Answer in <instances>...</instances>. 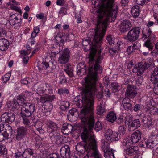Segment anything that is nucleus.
I'll use <instances>...</instances> for the list:
<instances>
[{
  "label": "nucleus",
  "mask_w": 158,
  "mask_h": 158,
  "mask_svg": "<svg viewBox=\"0 0 158 158\" xmlns=\"http://www.w3.org/2000/svg\"><path fill=\"white\" fill-rule=\"evenodd\" d=\"M83 108L79 115L81 122V126L83 127V132L81 137L86 155L84 158H102L97 148L94 136L91 133L94 123L93 106L94 99H82Z\"/></svg>",
  "instance_id": "f257e3e1"
},
{
  "label": "nucleus",
  "mask_w": 158,
  "mask_h": 158,
  "mask_svg": "<svg viewBox=\"0 0 158 158\" xmlns=\"http://www.w3.org/2000/svg\"><path fill=\"white\" fill-rule=\"evenodd\" d=\"M114 0H93L92 6L94 13L97 16V23L95 30L94 41L98 43L104 36L109 22L114 21L116 18L118 7Z\"/></svg>",
  "instance_id": "f03ea898"
},
{
  "label": "nucleus",
  "mask_w": 158,
  "mask_h": 158,
  "mask_svg": "<svg viewBox=\"0 0 158 158\" xmlns=\"http://www.w3.org/2000/svg\"><path fill=\"white\" fill-rule=\"evenodd\" d=\"M129 136L124 138L122 141V143L124 148V154L129 156L138 155L139 153V149L137 146H130L131 143L129 139Z\"/></svg>",
  "instance_id": "7ed1b4c3"
},
{
  "label": "nucleus",
  "mask_w": 158,
  "mask_h": 158,
  "mask_svg": "<svg viewBox=\"0 0 158 158\" xmlns=\"http://www.w3.org/2000/svg\"><path fill=\"white\" fill-rule=\"evenodd\" d=\"M25 96L24 95H19L16 99L8 104V107L10 110L16 111L20 108V106L23 107V104L25 103Z\"/></svg>",
  "instance_id": "20e7f679"
},
{
  "label": "nucleus",
  "mask_w": 158,
  "mask_h": 158,
  "mask_svg": "<svg viewBox=\"0 0 158 158\" xmlns=\"http://www.w3.org/2000/svg\"><path fill=\"white\" fill-rule=\"evenodd\" d=\"M118 140V134L115 132H113L112 131L109 129L106 130L104 132V138L101 140V146L102 145V141H104V145H106L108 143V146H110V143L113 141H116Z\"/></svg>",
  "instance_id": "39448f33"
},
{
  "label": "nucleus",
  "mask_w": 158,
  "mask_h": 158,
  "mask_svg": "<svg viewBox=\"0 0 158 158\" xmlns=\"http://www.w3.org/2000/svg\"><path fill=\"white\" fill-rule=\"evenodd\" d=\"M142 146L150 148H153L158 144V135H151L148 139H144L142 141Z\"/></svg>",
  "instance_id": "423d86ee"
},
{
  "label": "nucleus",
  "mask_w": 158,
  "mask_h": 158,
  "mask_svg": "<svg viewBox=\"0 0 158 158\" xmlns=\"http://www.w3.org/2000/svg\"><path fill=\"white\" fill-rule=\"evenodd\" d=\"M20 114L30 116L35 111V105L34 104L27 102L23 104V107L21 108Z\"/></svg>",
  "instance_id": "0eeeda50"
},
{
  "label": "nucleus",
  "mask_w": 158,
  "mask_h": 158,
  "mask_svg": "<svg viewBox=\"0 0 158 158\" xmlns=\"http://www.w3.org/2000/svg\"><path fill=\"white\" fill-rule=\"evenodd\" d=\"M70 51L67 48H65L59 53L58 61L60 64H65L69 61Z\"/></svg>",
  "instance_id": "6e6552de"
},
{
  "label": "nucleus",
  "mask_w": 158,
  "mask_h": 158,
  "mask_svg": "<svg viewBox=\"0 0 158 158\" xmlns=\"http://www.w3.org/2000/svg\"><path fill=\"white\" fill-rule=\"evenodd\" d=\"M139 33V28L135 27L128 32L127 36V38L130 41H135L138 38Z\"/></svg>",
  "instance_id": "1a4fd4ad"
},
{
  "label": "nucleus",
  "mask_w": 158,
  "mask_h": 158,
  "mask_svg": "<svg viewBox=\"0 0 158 158\" xmlns=\"http://www.w3.org/2000/svg\"><path fill=\"white\" fill-rule=\"evenodd\" d=\"M151 62L148 63V62L145 63L144 65H142L141 63H139L137 64L135 66L133 69V72L134 73L137 72V74L139 75L142 74L145 70L148 68L151 65Z\"/></svg>",
  "instance_id": "9d476101"
},
{
  "label": "nucleus",
  "mask_w": 158,
  "mask_h": 158,
  "mask_svg": "<svg viewBox=\"0 0 158 158\" xmlns=\"http://www.w3.org/2000/svg\"><path fill=\"white\" fill-rule=\"evenodd\" d=\"M104 141L102 140L101 147L104 152V157L106 158H114V150L110 148L108 143L106 145H104Z\"/></svg>",
  "instance_id": "9b49d317"
},
{
  "label": "nucleus",
  "mask_w": 158,
  "mask_h": 158,
  "mask_svg": "<svg viewBox=\"0 0 158 158\" xmlns=\"http://www.w3.org/2000/svg\"><path fill=\"white\" fill-rule=\"evenodd\" d=\"M137 93V90L135 86L129 85L127 87L125 93L126 98H134L136 96Z\"/></svg>",
  "instance_id": "f8f14e48"
},
{
  "label": "nucleus",
  "mask_w": 158,
  "mask_h": 158,
  "mask_svg": "<svg viewBox=\"0 0 158 158\" xmlns=\"http://www.w3.org/2000/svg\"><path fill=\"white\" fill-rule=\"evenodd\" d=\"M1 121L3 122H11L14 120L15 115L13 113L5 112L1 115Z\"/></svg>",
  "instance_id": "ddd939ff"
},
{
  "label": "nucleus",
  "mask_w": 158,
  "mask_h": 158,
  "mask_svg": "<svg viewBox=\"0 0 158 158\" xmlns=\"http://www.w3.org/2000/svg\"><path fill=\"white\" fill-rule=\"evenodd\" d=\"M132 118H128V128L130 130H133L134 129L137 128L140 126V123L139 120L138 119H135L131 122V119Z\"/></svg>",
  "instance_id": "4468645a"
},
{
  "label": "nucleus",
  "mask_w": 158,
  "mask_h": 158,
  "mask_svg": "<svg viewBox=\"0 0 158 158\" xmlns=\"http://www.w3.org/2000/svg\"><path fill=\"white\" fill-rule=\"evenodd\" d=\"M47 130L48 132L53 133V135H54L55 133L57 132L58 128L55 123L50 121L47 123Z\"/></svg>",
  "instance_id": "2eb2a0df"
},
{
  "label": "nucleus",
  "mask_w": 158,
  "mask_h": 158,
  "mask_svg": "<svg viewBox=\"0 0 158 158\" xmlns=\"http://www.w3.org/2000/svg\"><path fill=\"white\" fill-rule=\"evenodd\" d=\"M131 23L128 20H124L119 26L120 30L122 32H126L129 30L131 27Z\"/></svg>",
  "instance_id": "dca6fc26"
},
{
  "label": "nucleus",
  "mask_w": 158,
  "mask_h": 158,
  "mask_svg": "<svg viewBox=\"0 0 158 158\" xmlns=\"http://www.w3.org/2000/svg\"><path fill=\"white\" fill-rule=\"evenodd\" d=\"M40 31V27L39 26H36L34 27L33 31L31 34V37L32 39H29L28 40L27 44H31V46L34 45L35 43V40L33 39L35 38L37 35V34Z\"/></svg>",
  "instance_id": "f3484780"
},
{
  "label": "nucleus",
  "mask_w": 158,
  "mask_h": 158,
  "mask_svg": "<svg viewBox=\"0 0 158 158\" xmlns=\"http://www.w3.org/2000/svg\"><path fill=\"white\" fill-rule=\"evenodd\" d=\"M27 130L23 127H19L17 130V134L16 139L18 140H20L24 137L27 134Z\"/></svg>",
  "instance_id": "a211bd4d"
},
{
  "label": "nucleus",
  "mask_w": 158,
  "mask_h": 158,
  "mask_svg": "<svg viewBox=\"0 0 158 158\" xmlns=\"http://www.w3.org/2000/svg\"><path fill=\"white\" fill-rule=\"evenodd\" d=\"M70 151L69 146L65 145L61 147L60 151V155L63 158H68L69 156Z\"/></svg>",
  "instance_id": "6ab92c4d"
},
{
  "label": "nucleus",
  "mask_w": 158,
  "mask_h": 158,
  "mask_svg": "<svg viewBox=\"0 0 158 158\" xmlns=\"http://www.w3.org/2000/svg\"><path fill=\"white\" fill-rule=\"evenodd\" d=\"M141 119L144 122L143 126L146 129H150L152 127V121L150 117L147 118L143 116Z\"/></svg>",
  "instance_id": "aec40b11"
},
{
  "label": "nucleus",
  "mask_w": 158,
  "mask_h": 158,
  "mask_svg": "<svg viewBox=\"0 0 158 158\" xmlns=\"http://www.w3.org/2000/svg\"><path fill=\"white\" fill-rule=\"evenodd\" d=\"M141 138V133L140 131L137 130L131 135V141L133 143H136L138 142Z\"/></svg>",
  "instance_id": "412c9836"
},
{
  "label": "nucleus",
  "mask_w": 158,
  "mask_h": 158,
  "mask_svg": "<svg viewBox=\"0 0 158 158\" xmlns=\"http://www.w3.org/2000/svg\"><path fill=\"white\" fill-rule=\"evenodd\" d=\"M20 53L21 57H23L24 66H26L29 60L28 57L27 55L30 53V52H27L26 51L23 50L21 51Z\"/></svg>",
  "instance_id": "4be33fe9"
},
{
  "label": "nucleus",
  "mask_w": 158,
  "mask_h": 158,
  "mask_svg": "<svg viewBox=\"0 0 158 158\" xmlns=\"http://www.w3.org/2000/svg\"><path fill=\"white\" fill-rule=\"evenodd\" d=\"M9 43L7 40L5 39H0V49L4 51L6 49L9 45Z\"/></svg>",
  "instance_id": "5701e85b"
},
{
  "label": "nucleus",
  "mask_w": 158,
  "mask_h": 158,
  "mask_svg": "<svg viewBox=\"0 0 158 158\" xmlns=\"http://www.w3.org/2000/svg\"><path fill=\"white\" fill-rule=\"evenodd\" d=\"M130 100L128 98H124L122 101V104L124 109L127 110H131L132 105L129 102Z\"/></svg>",
  "instance_id": "b1692460"
},
{
  "label": "nucleus",
  "mask_w": 158,
  "mask_h": 158,
  "mask_svg": "<svg viewBox=\"0 0 158 158\" xmlns=\"http://www.w3.org/2000/svg\"><path fill=\"white\" fill-rule=\"evenodd\" d=\"M131 13L134 17L136 18L138 17L140 13L139 6L138 5H136L132 7Z\"/></svg>",
  "instance_id": "393cba45"
},
{
  "label": "nucleus",
  "mask_w": 158,
  "mask_h": 158,
  "mask_svg": "<svg viewBox=\"0 0 158 158\" xmlns=\"http://www.w3.org/2000/svg\"><path fill=\"white\" fill-rule=\"evenodd\" d=\"M151 32L152 31L149 27H146L144 28L142 31L143 36L142 40H144L147 38L149 37Z\"/></svg>",
  "instance_id": "a878e982"
},
{
  "label": "nucleus",
  "mask_w": 158,
  "mask_h": 158,
  "mask_svg": "<svg viewBox=\"0 0 158 158\" xmlns=\"http://www.w3.org/2000/svg\"><path fill=\"white\" fill-rule=\"evenodd\" d=\"M125 115H126V114L124 115V117H121L118 118L117 119V122L118 124L123 123H127V122H128V118H131L132 116L130 115V114H128L126 116H125Z\"/></svg>",
  "instance_id": "bb28decb"
},
{
  "label": "nucleus",
  "mask_w": 158,
  "mask_h": 158,
  "mask_svg": "<svg viewBox=\"0 0 158 158\" xmlns=\"http://www.w3.org/2000/svg\"><path fill=\"white\" fill-rule=\"evenodd\" d=\"M117 119L116 115L113 112H111L108 113L107 115L106 119L108 121L113 123Z\"/></svg>",
  "instance_id": "cd10ccee"
},
{
  "label": "nucleus",
  "mask_w": 158,
  "mask_h": 158,
  "mask_svg": "<svg viewBox=\"0 0 158 158\" xmlns=\"http://www.w3.org/2000/svg\"><path fill=\"white\" fill-rule=\"evenodd\" d=\"M9 1L10 2L7 3V5H10V8L12 10H16L20 13H21V10L20 8L16 7L11 3L12 2L15 4H17V2L15 0H9Z\"/></svg>",
  "instance_id": "c85d7f7f"
},
{
  "label": "nucleus",
  "mask_w": 158,
  "mask_h": 158,
  "mask_svg": "<svg viewBox=\"0 0 158 158\" xmlns=\"http://www.w3.org/2000/svg\"><path fill=\"white\" fill-rule=\"evenodd\" d=\"M137 44L139 46L140 44L139 43L135 42L133 44V46H130L128 47L127 50V52L128 54L132 53L134 51L135 49L138 48L136 46V45Z\"/></svg>",
  "instance_id": "c756f323"
},
{
  "label": "nucleus",
  "mask_w": 158,
  "mask_h": 158,
  "mask_svg": "<svg viewBox=\"0 0 158 158\" xmlns=\"http://www.w3.org/2000/svg\"><path fill=\"white\" fill-rule=\"evenodd\" d=\"M46 89V86L45 85H40L37 89V93L39 94H43L45 93Z\"/></svg>",
  "instance_id": "7c9ffc66"
},
{
  "label": "nucleus",
  "mask_w": 158,
  "mask_h": 158,
  "mask_svg": "<svg viewBox=\"0 0 158 158\" xmlns=\"http://www.w3.org/2000/svg\"><path fill=\"white\" fill-rule=\"evenodd\" d=\"M66 68L65 69V71L70 77H72L73 76V67L70 65H67Z\"/></svg>",
  "instance_id": "2f4dec72"
},
{
  "label": "nucleus",
  "mask_w": 158,
  "mask_h": 158,
  "mask_svg": "<svg viewBox=\"0 0 158 158\" xmlns=\"http://www.w3.org/2000/svg\"><path fill=\"white\" fill-rule=\"evenodd\" d=\"M33 151L31 149H27L25 150L23 153V158H26L29 157L31 156H32Z\"/></svg>",
  "instance_id": "473e14b6"
},
{
  "label": "nucleus",
  "mask_w": 158,
  "mask_h": 158,
  "mask_svg": "<svg viewBox=\"0 0 158 158\" xmlns=\"http://www.w3.org/2000/svg\"><path fill=\"white\" fill-rule=\"evenodd\" d=\"M3 125L2 124H0V142H1L5 139H7V133L4 134L1 133V132L2 130H3Z\"/></svg>",
  "instance_id": "72a5a7b5"
},
{
  "label": "nucleus",
  "mask_w": 158,
  "mask_h": 158,
  "mask_svg": "<svg viewBox=\"0 0 158 158\" xmlns=\"http://www.w3.org/2000/svg\"><path fill=\"white\" fill-rule=\"evenodd\" d=\"M60 107L61 109L64 110L67 109L69 107V104L67 101H62L61 102Z\"/></svg>",
  "instance_id": "f704fd0d"
},
{
  "label": "nucleus",
  "mask_w": 158,
  "mask_h": 158,
  "mask_svg": "<svg viewBox=\"0 0 158 158\" xmlns=\"http://www.w3.org/2000/svg\"><path fill=\"white\" fill-rule=\"evenodd\" d=\"M144 45L148 48L149 50H152L153 48L152 42L149 39L148 40L145 42Z\"/></svg>",
  "instance_id": "c9c22d12"
},
{
  "label": "nucleus",
  "mask_w": 158,
  "mask_h": 158,
  "mask_svg": "<svg viewBox=\"0 0 158 158\" xmlns=\"http://www.w3.org/2000/svg\"><path fill=\"white\" fill-rule=\"evenodd\" d=\"M104 105L105 103H102L97 107V114H98L101 115L102 114L104 111Z\"/></svg>",
  "instance_id": "e433bc0d"
},
{
  "label": "nucleus",
  "mask_w": 158,
  "mask_h": 158,
  "mask_svg": "<svg viewBox=\"0 0 158 158\" xmlns=\"http://www.w3.org/2000/svg\"><path fill=\"white\" fill-rule=\"evenodd\" d=\"M19 21L17 17L15 14L12 15L10 16V18L9 23L11 25L15 24L17 21Z\"/></svg>",
  "instance_id": "4c0bfd02"
},
{
  "label": "nucleus",
  "mask_w": 158,
  "mask_h": 158,
  "mask_svg": "<svg viewBox=\"0 0 158 158\" xmlns=\"http://www.w3.org/2000/svg\"><path fill=\"white\" fill-rule=\"evenodd\" d=\"M42 125V123L41 122H38L35 124V127L40 133H43L44 132L43 129L41 128Z\"/></svg>",
  "instance_id": "58836bf2"
},
{
  "label": "nucleus",
  "mask_w": 158,
  "mask_h": 158,
  "mask_svg": "<svg viewBox=\"0 0 158 158\" xmlns=\"http://www.w3.org/2000/svg\"><path fill=\"white\" fill-rule=\"evenodd\" d=\"M127 127L125 125L120 126L118 128V133L121 135H123L125 133Z\"/></svg>",
  "instance_id": "ea45409f"
},
{
  "label": "nucleus",
  "mask_w": 158,
  "mask_h": 158,
  "mask_svg": "<svg viewBox=\"0 0 158 158\" xmlns=\"http://www.w3.org/2000/svg\"><path fill=\"white\" fill-rule=\"evenodd\" d=\"M148 109L149 111L151 114H156L158 110L157 108L152 106H151L150 105L148 106Z\"/></svg>",
  "instance_id": "a19ab883"
},
{
  "label": "nucleus",
  "mask_w": 158,
  "mask_h": 158,
  "mask_svg": "<svg viewBox=\"0 0 158 158\" xmlns=\"http://www.w3.org/2000/svg\"><path fill=\"white\" fill-rule=\"evenodd\" d=\"M21 116L22 117L23 119V123L27 125H28L30 124V122L29 120L27 117H28L26 115H23L22 114H20Z\"/></svg>",
  "instance_id": "79ce46f5"
},
{
  "label": "nucleus",
  "mask_w": 158,
  "mask_h": 158,
  "mask_svg": "<svg viewBox=\"0 0 158 158\" xmlns=\"http://www.w3.org/2000/svg\"><path fill=\"white\" fill-rule=\"evenodd\" d=\"M56 55V52H51V51H48V52L47 54L46 57V59L50 58L51 59L55 57Z\"/></svg>",
  "instance_id": "37998d69"
},
{
  "label": "nucleus",
  "mask_w": 158,
  "mask_h": 158,
  "mask_svg": "<svg viewBox=\"0 0 158 158\" xmlns=\"http://www.w3.org/2000/svg\"><path fill=\"white\" fill-rule=\"evenodd\" d=\"M66 129H73V127L72 125L70 124H67V123L64 124L61 128L62 131L66 130Z\"/></svg>",
  "instance_id": "c03bdc74"
},
{
  "label": "nucleus",
  "mask_w": 158,
  "mask_h": 158,
  "mask_svg": "<svg viewBox=\"0 0 158 158\" xmlns=\"http://www.w3.org/2000/svg\"><path fill=\"white\" fill-rule=\"evenodd\" d=\"M7 153V150L4 146L0 145V154L1 155H6Z\"/></svg>",
  "instance_id": "a18cd8bd"
},
{
  "label": "nucleus",
  "mask_w": 158,
  "mask_h": 158,
  "mask_svg": "<svg viewBox=\"0 0 158 158\" xmlns=\"http://www.w3.org/2000/svg\"><path fill=\"white\" fill-rule=\"evenodd\" d=\"M151 81L153 83H158V76L152 75Z\"/></svg>",
  "instance_id": "49530a36"
},
{
  "label": "nucleus",
  "mask_w": 158,
  "mask_h": 158,
  "mask_svg": "<svg viewBox=\"0 0 158 158\" xmlns=\"http://www.w3.org/2000/svg\"><path fill=\"white\" fill-rule=\"evenodd\" d=\"M102 128V126L101 123L99 121H97L95 125V129L98 132L101 130Z\"/></svg>",
  "instance_id": "de8ad7c7"
},
{
  "label": "nucleus",
  "mask_w": 158,
  "mask_h": 158,
  "mask_svg": "<svg viewBox=\"0 0 158 158\" xmlns=\"http://www.w3.org/2000/svg\"><path fill=\"white\" fill-rule=\"evenodd\" d=\"M114 38L113 35H108L107 37V40L110 44H112L114 43Z\"/></svg>",
  "instance_id": "09e8293b"
},
{
  "label": "nucleus",
  "mask_w": 158,
  "mask_h": 158,
  "mask_svg": "<svg viewBox=\"0 0 158 158\" xmlns=\"http://www.w3.org/2000/svg\"><path fill=\"white\" fill-rule=\"evenodd\" d=\"M11 74L10 73H8L6 74L3 76L2 79L4 82L7 81L10 79Z\"/></svg>",
  "instance_id": "8fccbe9b"
},
{
  "label": "nucleus",
  "mask_w": 158,
  "mask_h": 158,
  "mask_svg": "<svg viewBox=\"0 0 158 158\" xmlns=\"http://www.w3.org/2000/svg\"><path fill=\"white\" fill-rule=\"evenodd\" d=\"M40 102L42 103L47 102V94L40 95Z\"/></svg>",
  "instance_id": "3c124183"
},
{
  "label": "nucleus",
  "mask_w": 158,
  "mask_h": 158,
  "mask_svg": "<svg viewBox=\"0 0 158 158\" xmlns=\"http://www.w3.org/2000/svg\"><path fill=\"white\" fill-rule=\"evenodd\" d=\"M60 82L61 83H65L66 82V79L64 76L63 75L62 73H60Z\"/></svg>",
  "instance_id": "603ef678"
},
{
  "label": "nucleus",
  "mask_w": 158,
  "mask_h": 158,
  "mask_svg": "<svg viewBox=\"0 0 158 158\" xmlns=\"http://www.w3.org/2000/svg\"><path fill=\"white\" fill-rule=\"evenodd\" d=\"M84 66V65H83L81 63H79L77 65V73H80L81 72V69H83V67Z\"/></svg>",
  "instance_id": "864d4df0"
},
{
  "label": "nucleus",
  "mask_w": 158,
  "mask_h": 158,
  "mask_svg": "<svg viewBox=\"0 0 158 158\" xmlns=\"http://www.w3.org/2000/svg\"><path fill=\"white\" fill-rule=\"evenodd\" d=\"M58 93L60 94H68L69 93L68 90L65 89L61 88L58 89Z\"/></svg>",
  "instance_id": "5fc2aeb1"
},
{
  "label": "nucleus",
  "mask_w": 158,
  "mask_h": 158,
  "mask_svg": "<svg viewBox=\"0 0 158 158\" xmlns=\"http://www.w3.org/2000/svg\"><path fill=\"white\" fill-rule=\"evenodd\" d=\"M117 44L118 46L117 49L118 50H120L121 48L124 47L125 45L123 43H122L120 41H118Z\"/></svg>",
  "instance_id": "6e6d98bb"
},
{
  "label": "nucleus",
  "mask_w": 158,
  "mask_h": 158,
  "mask_svg": "<svg viewBox=\"0 0 158 158\" xmlns=\"http://www.w3.org/2000/svg\"><path fill=\"white\" fill-rule=\"evenodd\" d=\"M55 99V97L54 95H47V102H51L53 101Z\"/></svg>",
  "instance_id": "4d7b16f0"
},
{
  "label": "nucleus",
  "mask_w": 158,
  "mask_h": 158,
  "mask_svg": "<svg viewBox=\"0 0 158 158\" xmlns=\"http://www.w3.org/2000/svg\"><path fill=\"white\" fill-rule=\"evenodd\" d=\"M42 66L44 69L48 70V69H49V65L47 62H43Z\"/></svg>",
  "instance_id": "13d9d810"
},
{
  "label": "nucleus",
  "mask_w": 158,
  "mask_h": 158,
  "mask_svg": "<svg viewBox=\"0 0 158 158\" xmlns=\"http://www.w3.org/2000/svg\"><path fill=\"white\" fill-rule=\"evenodd\" d=\"M20 22V20H19V21H17L15 24L12 25L14 27L15 29H18L19 27L21 25V23Z\"/></svg>",
  "instance_id": "bf43d9fd"
},
{
  "label": "nucleus",
  "mask_w": 158,
  "mask_h": 158,
  "mask_svg": "<svg viewBox=\"0 0 158 158\" xmlns=\"http://www.w3.org/2000/svg\"><path fill=\"white\" fill-rule=\"evenodd\" d=\"M66 13V10L64 9H61L59 12V15L62 16L65 15Z\"/></svg>",
  "instance_id": "052dcab7"
},
{
  "label": "nucleus",
  "mask_w": 158,
  "mask_h": 158,
  "mask_svg": "<svg viewBox=\"0 0 158 158\" xmlns=\"http://www.w3.org/2000/svg\"><path fill=\"white\" fill-rule=\"evenodd\" d=\"M6 35V31L3 28H0V37H3Z\"/></svg>",
  "instance_id": "680f3d73"
},
{
  "label": "nucleus",
  "mask_w": 158,
  "mask_h": 158,
  "mask_svg": "<svg viewBox=\"0 0 158 158\" xmlns=\"http://www.w3.org/2000/svg\"><path fill=\"white\" fill-rule=\"evenodd\" d=\"M48 158H59L58 155L56 153H52L49 155Z\"/></svg>",
  "instance_id": "e2e57ef3"
},
{
  "label": "nucleus",
  "mask_w": 158,
  "mask_h": 158,
  "mask_svg": "<svg viewBox=\"0 0 158 158\" xmlns=\"http://www.w3.org/2000/svg\"><path fill=\"white\" fill-rule=\"evenodd\" d=\"M63 35L62 33L59 32L57 33V35L54 37L53 40H55L56 41H58L57 40V38H60L63 36Z\"/></svg>",
  "instance_id": "0e129e2a"
},
{
  "label": "nucleus",
  "mask_w": 158,
  "mask_h": 158,
  "mask_svg": "<svg viewBox=\"0 0 158 158\" xmlns=\"http://www.w3.org/2000/svg\"><path fill=\"white\" fill-rule=\"evenodd\" d=\"M36 16L38 19L41 20L44 18V15L43 13H40L37 14Z\"/></svg>",
  "instance_id": "69168bd1"
},
{
  "label": "nucleus",
  "mask_w": 158,
  "mask_h": 158,
  "mask_svg": "<svg viewBox=\"0 0 158 158\" xmlns=\"http://www.w3.org/2000/svg\"><path fill=\"white\" fill-rule=\"evenodd\" d=\"M152 151L154 156H158V148L153 149Z\"/></svg>",
  "instance_id": "338daca9"
},
{
  "label": "nucleus",
  "mask_w": 158,
  "mask_h": 158,
  "mask_svg": "<svg viewBox=\"0 0 158 158\" xmlns=\"http://www.w3.org/2000/svg\"><path fill=\"white\" fill-rule=\"evenodd\" d=\"M154 91L156 94L158 95V83L155 84L154 88Z\"/></svg>",
  "instance_id": "774afa93"
}]
</instances>
